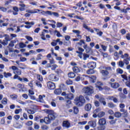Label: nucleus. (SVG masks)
I'll return each instance as SVG.
<instances>
[{"label": "nucleus", "instance_id": "1", "mask_svg": "<svg viewBox=\"0 0 130 130\" xmlns=\"http://www.w3.org/2000/svg\"><path fill=\"white\" fill-rule=\"evenodd\" d=\"M45 112L47 113L48 117H45L44 119H41L40 121L41 123L45 122L46 124H49L51 122V120H54L55 117H56V114L54 113V112L51 110L46 109L44 110Z\"/></svg>", "mask_w": 130, "mask_h": 130}, {"label": "nucleus", "instance_id": "2", "mask_svg": "<svg viewBox=\"0 0 130 130\" xmlns=\"http://www.w3.org/2000/svg\"><path fill=\"white\" fill-rule=\"evenodd\" d=\"M75 104L78 107L83 106L86 103V100L82 95L76 96L74 100Z\"/></svg>", "mask_w": 130, "mask_h": 130}, {"label": "nucleus", "instance_id": "3", "mask_svg": "<svg viewBox=\"0 0 130 130\" xmlns=\"http://www.w3.org/2000/svg\"><path fill=\"white\" fill-rule=\"evenodd\" d=\"M83 92L86 96H90L94 93V88L92 86H86L83 88Z\"/></svg>", "mask_w": 130, "mask_h": 130}, {"label": "nucleus", "instance_id": "4", "mask_svg": "<svg viewBox=\"0 0 130 130\" xmlns=\"http://www.w3.org/2000/svg\"><path fill=\"white\" fill-rule=\"evenodd\" d=\"M10 69H12V70L13 71V74H14V75H19L20 76L22 75V71L19 69V68H18L17 67L13 66L10 67Z\"/></svg>", "mask_w": 130, "mask_h": 130}, {"label": "nucleus", "instance_id": "5", "mask_svg": "<svg viewBox=\"0 0 130 130\" xmlns=\"http://www.w3.org/2000/svg\"><path fill=\"white\" fill-rule=\"evenodd\" d=\"M48 79L52 82H57L58 81V77L55 74H50L48 77Z\"/></svg>", "mask_w": 130, "mask_h": 130}, {"label": "nucleus", "instance_id": "6", "mask_svg": "<svg viewBox=\"0 0 130 130\" xmlns=\"http://www.w3.org/2000/svg\"><path fill=\"white\" fill-rule=\"evenodd\" d=\"M47 84L48 89H50V90H54L55 89V84L54 83L49 81L47 83Z\"/></svg>", "mask_w": 130, "mask_h": 130}, {"label": "nucleus", "instance_id": "7", "mask_svg": "<svg viewBox=\"0 0 130 130\" xmlns=\"http://www.w3.org/2000/svg\"><path fill=\"white\" fill-rule=\"evenodd\" d=\"M41 10L39 9H34V10H30L27 9L26 10V12L28 13V14H37L38 12H40Z\"/></svg>", "mask_w": 130, "mask_h": 130}, {"label": "nucleus", "instance_id": "8", "mask_svg": "<svg viewBox=\"0 0 130 130\" xmlns=\"http://www.w3.org/2000/svg\"><path fill=\"white\" fill-rule=\"evenodd\" d=\"M109 85H110L111 88H113V89H117V88L120 87V85L117 82H109Z\"/></svg>", "mask_w": 130, "mask_h": 130}, {"label": "nucleus", "instance_id": "9", "mask_svg": "<svg viewBox=\"0 0 130 130\" xmlns=\"http://www.w3.org/2000/svg\"><path fill=\"white\" fill-rule=\"evenodd\" d=\"M87 67L88 68V69L94 70V69L96 68V62H90L87 64Z\"/></svg>", "mask_w": 130, "mask_h": 130}, {"label": "nucleus", "instance_id": "10", "mask_svg": "<svg viewBox=\"0 0 130 130\" xmlns=\"http://www.w3.org/2000/svg\"><path fill=\"white\" fill-rule=\"evenodd\" d=\"M24 24H25V25H25V28H26L27 29H30V28H31L32 26H33V25L35 24V23L33 21L30 22H25Z\"/></svg>", "mask_w": 130, "mask_h": 130}, {"label": "nucleus", "instance_id": "11", "mask_svg": "<svg viewBox=\"0 0 130 130\" xmlns=\"http://www.w3.org/2000/svg\"><path fill=\"white\" fill-rule=\"evenodd\" d=\"M99 124L101 125H105V124H106V119L104 118H101L99 120Z\"/></svg>", "mask_w": 130, "mask_h": 130}, {"label": "nucleus", "instance_id": "12", "mask_svg": "<svg viewBox=\"0 0 130 130\" xmlns=\"http://www.w3.org/2000/svg\"><path fill=\"white\" fill-rule=\"evenodd\" d=\"M75 98V95L72 93H67V96H66V99H69V100H73Z\"/></svg>", "mask_w": 130, "mask_h": 130}, {"label": "nucleus", "instance_id": "13", "mask_svg": "<svg viewBox=\"0 0 130 130\" xmlns=\"http://www.w3.org/2000/svg\"><path fill=\"white\" fill-rule=\"evenodd\" d=\"M44 98H45V95H39V102H40L41 103H44Z\"/></svg>", "mask_w": 130, "mask_h": 130}, {"label": "nucleus", "instance_id": "14", "mask_svg": "<svg viewBox=\"0 0 130 130\" xmlns=\"http://www.w3.org/2000/svg\"><path fill=\"white\" fill-rule=\"evenodd\" d=\"M62 126L64 127H67V128H69V127L71 126V124L70 123V122H69V121H63Z\"/></svg>", "mask_w": 130, "mask_h": 130}, {"label": "nucleus", "instance_id": "15", "mask_svg": "<svg viewBox=\"0 0 130 130\" xmlns=\"http://www.w3.org/2000/svg\"><path fill=\"white\" fill-rule=\"evenodd\" d=\"M99 100L101 103L103 104L104 106H106V102L105 101V99L103 96H100Z\"/></svg>", "mask_w": 130, "mask_h": 130}, {"label": "nucleus", "instance_id": "16", "mask_svg": "<svg viewBox=\"0 0 130 130\" xmlns=\"http://www.w3.org/2000/svg\"><path fill=\"white\" fill-rule=\"evenodd\" d=\"M72 70L74 73H75L76 74L80 73V72H81V70L79 69V67L77 66L73 67Z\"/></svg>", "mask_w": 130, "mask_h": 130}, {"label": "nucleus", "instance_id": "17", "mask_svg": "<svg viewBox=\"0 0 130 130\" xmlns=\"http://www.w3.org/2000/svg\"><path fill=\"white\" fill-rule=\"evenodd\" d=\"M88 124L91 126V127H96V122L94 121H90L88 122Z\"/></svg>", "mask_w": 130, "mask_h": 130}, {"label": "nucleus", "instance_id": "18", "mask_svg": "<svg viewBox=\"0 0 130 130\" xmlns=\"http://www.w3.org/2000/svg\"><path fill=\"white\" fill-rule=\"evenodd\" d=\"M88 78H89L90 81H91V82L92 83H95V82H96V76H94V75H91L88 77Z\"/></svg>", "mask_w": 130, "mask_h": 130}, {"label": "nucleus", "instance_id": "19", "mask_svg": "<svg viewBox=\"0 0 130 130\" xmlns=\"http://www.w3.org/2000/svg\"><path fill=\"white\" fill-rule=\"evenodd\" d=\"M92 108V106L90 104H87L85 107V109L86 111H90Z\"/></svg>", "mask_w": 130, "mask_h": 130}, {"label": "nucleus", "instance_id": "20", "mask_svg": "<svg viewBox=\"0 0 130 130\" xmlns=\"http://www.w3.org/2000/svg\"><path fill=\"white\" fill-rule=\"evenodd\" d=\"M124 64H126V66H127L129 64V61H130V57L128 58H125L123 60Z\"/></svg>", "mask_w": 130, "mask_h": 130}, {"label": "nucleus", "instance_id": "21", "mask_svg": "<svg viewBox=\"0 0 130 130\" xmlns=\"http://www.w3.org/2000/svg\"><path fill=\"white\" fill-rule=\"evenodd\" d=\"M100 73L103 75V76H107L109 75V72L107 70H100Z\"/></svg>", "mask_w": 130, "mask_h": 130}, {"label": "nucleus", "instance_id": "22", "mask_svg": "<svg viewBox=\"0 0 130 130\" xmlns=\"http://www.w3.org/2000/svg\"><path fill=\"white\" fill-rule=\"evenodd\" d=\"M95 72H94V69H89L86 71V74L87 75H93Z\"/></svg>", "mask_w": 130, "mask_h": 130}, {"label": "nucleus", "instance_id": "23", "mask_svg": "<svg viewBox=\"0 0 130 130\" xmlns=\"http://www.w3.org/2000/svg\"><path fill=\"white\" fill-rule=\"evenodd\" d=\"M68 77L70 79H74L76 77V74L74 72H70L68 73Z\"/></svg>", "mask_w": 130, "mask_h": 130}, {"label": "nucleus", "instance_id": "24", "mask_svg": "<svg viewBox=\"0 0 130 130\" xmlns=\"http://www.w3.org/2000/svg\"><path fill=\"white\" fill-rule=\"evenodd\" d=\"M116 73L117 75H122V74H123V70L120 68H118L116 69Z\"/></svg>", "mask_w": 130, "mask_h": 130}, {"label": "nucleus", "instance_id": "25", "mask_svg": "<svg viewBox=\"0 0 130 130\" xmlns=\"http://www.w3.org/2000/svg\"><path fill=\"white\" fill-rule=\"evenodd\" d=\"M54 93L56 95H59L61 94V89H60V88L56 89V90H54Z\"/></svg>", "mask_w": 130, "mask_h": 130}, {"label": "nucleus", "instance_id": "26", "mask_svg": "<svg viewBox=\"0 0 130 130\" xmlns=\"http://www.w3.org/2000/svg\"><path fill=\"white\" fill-rule=\"evenodd\" d=\"M4 76L5 77V78H9V77H12V74L11 73H6V72H4Z\"/></svg>", "mask_w": 130, "mask_h": 130}, {"label": "nucleus", "instance_id": "27", "mask_svg": "<svg viewBox=\"0 0 130 130\" xmlns=\"http://www.w3.org/2000/svg\"><path fill=\"white\" fill-rule=\"evenodd\" d=\"M114 116L116 117L117 118H119V117H121V113L119 112H116L114 113Z\"/></svg>", "mask_w": 130, "mask_h": 130}, {"label": "nucleus", "instance_id": "28", "mask_svg": "<svg viewBox=\"0 0 130 130\" xmlns=\"http://www.w3.org/2000/svg\"><path fill=\"white\" fill-rule=\"evenodd\" d=\"M1 103L4 104V105H7V104H8V99H7V98H4L1 101Z\"/></svg>", "mask_w": 130, "mask_h": 130}, {"label": "nucleus", "instance_id": "29", "mask_svg": "<svg viewBox=\"0 0 130 130\" xmlns=\"http://www.w3.org/2000/svg\"><path fill=\"white\" fill-rule=\"evenodd\" d=\"M26 111L28 114H34L35 113V110L34 109H27Z\"/></svg>", "mask_w": 130, "mask_h": 130}, {"label": "nucleus", "instance_id": "30", "mask_svg": "<svg viewBox=\"0 0 130 130\" xmlns=\"http://www.w3.org/2000/svg\"><path fill=\"white\" fill-rule=\"evenodd\" d=\"M10 97L12 100H16V99H17L18 98V95L16 94H11Z\"/></svg>", "mask_w": 130, "mask_h": 130}, {"label": "nucleus", "instance_id": "31", "mask_svg": "<svg viewBox=\"0 0 130 130\" xmlns=\"http://www.w3.org/2000/svg\"><path fill=\"white\" fill-rule=\"evenodd\" d=\"M98 130H104L105 129V126L104 125H99V126L97 127Z\"/></svg>", "mask_w": 130, "mask_h": 130}, {"label": "nucleus", "instance_id": "32", "mask_svg": "<svg viewBox=\"0 0 130 130\" xmlns=\"http://www.w3.org/2000/svg\"><path fill=\"white\" fill-rule=\"evenodd\" d=\"M83 56L84 60H86V59L87 58H89L90 57V56L89 55H88V54H86V53H83Z\"/></svg>", "mask_w": 130, "mask_h": 130}, {"label": "nucleus", "instance_id": "33", "mask_svg": "<svg viewBox=\"0 0 130 130\" xmlns=\"http://www.w3.org/2000/svg\"><path fill=\"white\" fill-rule=\"evenodd\" d=\"M108 106L110 108H114V107H115L116 106L113 104V103H108Z\"/></svg>", "mask_w": 130, "mask_h": 130}, {"label": "nucleus", "instance_id": "34", "mask_svg": "<svg viewBox=\"0 0 130 130\" xmlns=\"http://www.w3.org/2000/svg\"><path fill=\"white\" fill-rule=\"evenodd\" d=\"M104 115H105V112H100L98 114V117H100V118L103 117V116H104Z\"/></svg>", "mask_w": 130, "mask_h": 130}, {"label": "nucleus", "instance_id": "35", "mask_svg": "<svg viewBox=\"0 0 130 130\" xmlns=\"http://www.w3.org/2000/svg\"><path fill=\"white\" fill-rule=\"evenodd\" d=\"M112 28L115 32H117V25L114 23L112 25Z\"/></svg>", "mask_w": 130, "mask_h": 130}, {"label": "nucleus", "instance_id": "36", "mask_svg": "<svg viewBox=\"0 0 130 130\" xmlns=\"http://www.w3.org/2000/svg\"><path fill=\"white\" fill-rule=\"evenodd\" d=\"M73 112L74 114H78L79 113V109L77 107H74V111Z\"/></svg>", "mask_w": 130, "mask_h": 130}, {"label": "nucleus", "instance_id": "37", "mask_svg": "<svg viewBox=\"0 0 130 130\" xmlns=\"http://www.w3.org/2000/svg\"><path fill=\"white\" fill-rule=\"evenodd\" d=\"M118 66L120 67V68H123L124 67V63L123 61H119L118 62Z\"/></svg>", "mask_w": 130, "mask_h": 130}, {"label": "nucleus", "instance_id": "38", "mask_svg": "<svg viewBox=\"0 0 130 130\" xmlns=\"http://www.w3.org/2000/svg\"><path fill=\"white\" fill-rule=\"evenodd\" d=\"M55 73L57 75H61V74H62V73H63V72H62V71L61 70H60V69H57L55 71Z\"/></svg>", "mask_w": 130, "mask_h": 130}, {"label": "nucleus", "instance_id": "39", "mask_svg": "<svg viewBox=\"0 0 130 130\" xmlns=\"http://www.w3.org/2000/svg\"><path fill=\"white\" fill-rule=\"evenodd\" d=\"M76 53H78V56H79V57H80V58H83V52L79 51H76Z\"/></svg>", "mask_w": 130, "mask_h": 130}, {"label": "nucleus", "instance_id": "40", "mask_svg": "<svg viewBox=\"0 0 130 130\" xmlns=\"http://www.w3.org/2000/svg\"><path fill=\"white\" fill-rule=\"evenodd\" d=\"M35 83L36 86H37V87H38L39 88H42V84H41V83H40V82L36 81Z\"/></svg>", "mask_w": 130, "mask_h": 130}, {"label": "nucleus", "instance_id": "41", "mask_svg": "<svg viewBox=\"0 0 130 130\" xmlns=\"http://www.w3.org/2000/svg\"><path fill=\"white\" fill-rule=\"evenodd\" d=\"M114 55L115 57V58H114V59H115V60H117V59L119 58V56H118V53L117 52H115L114 53Z\"/></svg>", "mask_w": 130, "mask_h": 130}, {"label": "nucleus", "instance_id": "42", "mask_svg": "<svg viewBox=\"0 0 130 130\" xmlns=\"http://www.w3.org/2000/svg\"><path fill=\"white\" fill-rule=\"evenodd\" d=\"M58 66H57L56 65V64H54L53 65H52L51 66V69L52 70V71H55V69L58 67Z\"/></svg>", "mask_w": 130, "mask_h": 130}, {"label": "nucleus", "instance_id": "43", "mask_svg": "<svg viewBox=\"0 0 130 130\" xmlns=\"http://www.w3.org/2000/svg\"><path fill=\"white\" fill-rule=\"evenodd\" d=\"M121 77L122 78V81L123 82H124V80L125 81H127V76H126V75H121Z\"/></svg>", "mask_w": 130, "mask_h": 130}, {"label": "nucleus", "instance_id": "44", "mask_svg": "<svg viewBox=\"0 0 130 130\" xmlns=\"http://www.w3.org/2000/svg\"><path fill=\"white\" fill-rule=\"evenodd\" d=\"M37 78L38 80H39V81H40L41 82H42V81H43V78H42V76L37 75Z\"/></svg>", "mask_w": 130, "mask_h": 130}, {"label": "nucleus", "instance_id": "45", "mask_svg": "<svg viewBox=\"0 0 130 130\" xmlns=\"http://www.w3.org/2000/svg\"><path fill=\"white\" fill-rule=\"evenodd\" d=\"M34 128L35 129H39L40 128V126L37 124V123H34Z\"/></svg>", "mask_w": 130, "mask_h": 130}, {"label": "nucleus", "instance_id": "46", "mask_svg": "<svg viewBox=\"0 0 130 130\" xmlns=\"http://www.w3.org/2000/svg\"><path fill=\"white\" fill-rule=\"evenodd\" d=\"M14 43H16V41H11L9 45V46H10L11 47H14V46H15Z\"/></svg>", "mask_w": 130, "mask_h": 130}, {"label": "nucleus", "instance_id": "47", "mask_svg": "<svg viewBox=\"0 0 130 130\" xmlns=\"http://www.w3.org/2000/svg\"><path fill=\"white\" fill-rule=\"evenodd\" d=\"M28 95L29 96H30V95H34L35 93H34V91H33V88L32 89H29L28 90Z\"/></svg>", "mask_w": 130, "mask_h": 130}, {"label": "nucleus", "instance_id": "48", "mask_svg": "<svg viewBox=\"0 0 130 130\" xmlns=\"http://www.w3.org/2000/svg\"><path fill=\"white\" fill-rule=\"evenodd\" d=\"M66 83L67 85H73V81L69 79L66 81Z\"/></svg>", "mask_w": 130, "mask_h": 130}, {"label": "nucleus", "instance_id": "49", "mask_svg": "<svg viewBox=\"0 0 130 130\" xmlns=\"http://www.w3.org/2000/svg\"><path fill=\"white\" fill-rule=\"evenodd\" d=\"M26 45L24 43H19V47L20 48H24V47H26Z\"/></svg>", "mask_w": 130, "mask_h": 130}, {"label": "nucleus", "instance_id": "50", "mask_svg": "<svg viewBox=\"0 0 130 130\" xmlns=\"http://www.w3.org/2000/svg\"><path fill=\"white\" fill-rule=\"evenodd\" d=\"M55 33L56 34V36L57 37H62V35H61L60 34V32H59L57 30H55Z\"/></svg>", "mask_w": 130, "mask_h": 130}, {"label": "nucleus", "instance_id": "51", "mask_svg": "<svg viewBox=\"0 0 130 130\" xmlns=\"http://www.w3.org/2000/svg\"><path fill=\"white\" fill-rule=\"evenodd\" d=\"M41 128L43 130H48L49 129V127L46 125H43L41 126Z\"/></svg>", "mask_w": 130, "mask_h": 130}, {"label": "nucleus", "instance_id": "52", "mask_svg": "<svg viewBox=\"0 0 130 130\" xmlns=\"http://www.w3.org/2000/svg\"><path fill=\"white\" fill-rule=\"evenodd\" d=\"M26 125H27V126H30V125H32V124H33V122L32 121H27L26 123H25Z\"/></svg>", "mask_w": 130, "mask_h": 130}, {"label": "nucleus", "instance_id": "53", "mask_svg": "<svg viewBox=\"0 0 130 130\" xmlns=\"http://www.w3.org/2000/svg\"><path fill=\"white\" fill-rule=\"evenodd\" d=\"M94 103L95 106H96V107L100 106V103L98 101H95Z\"/></svg>", "mask_w": 130, "mask_h": 130}, {"label": "nucleus", "instance_id": "54", "mask_svg": "<svg viewBox=\"0 0 130 130\" xmlns=\"http://www.w3.org/2000/svg\"><path fill=\"white\" fill-rule=\"evenodd\" d=\"M22 111V109H16L15 111V114H19Z\"/></svg>", "mask_w": 130, "mask_h": 130}, {"label": "nucleus", "instance_id": "55", "mask_svg": "<svg viewBox=\"0 0 130 130\" xmlns=\"http://www.w3.org/2000/svg\"><path fill=\"white\" fill-rule=\"evenodd\" d=\"M28 86L30 87V89H33V81H30L28 83Z\"/></svg>", "mask_w": 130, "mask_h": 130}, {"label": "nucleus", "instance_id": "56", "mask_svg": "<svg viewBox=\"0 0 130 130\" xmlns=\"http://www.w3.org/2000/svg\"><path fill=\"white\" fill-rule=\"evenodd\" d=\"M100 111H101V109L100 108H98L93 111V113H98L99 112H100Z\"/></svg>", "mask_w": 130, "mask_h": 130}, {"label": "nucleus", "instance_id": "57", "mask_svg": "<svg viewBox=\"0 0 130 130\" xmlns=\"http://www.w3.org/2000/svg\"><path fill=\"white\" fill-rule=\"evenodd\" d=\"M96 87H99L100 86H103V83H102L100 81H98L97 82V83H96Z\"/></svg>", "mask_w": 130, "mask_h": 130}, {"label": "nucleus", "instance_id": "58", "mask_svg": "<svg viewBox=\"0 0 130 130\" xmlns=\"http://www.w3.org/2000/svg\"><path fill=\"white\" fill-rule=\"evenodd\" d=\"M73 33H75V34H77L78 35V34H80L81 31L79 30H73Z\"/></svg>", "mask_w": 130, "mask_h": 130}, {"label": "nucleus", "instance_id": "59", "mask_svg": "<svg viewBox=\"0 0 130 130\" xmlns=\"http://www.w3.org/2000/svg\"><path fill=\"white\" fill-rule=\"evenodd\" d=\"M64 38L66 41H70V39H71V37L67 35V36H65Z\"/></svg>", "mask_w": 130, "mask_h": 130}, {"label": "nucleus", "instance_id": "60", "mask_svg": "<svg viewBox=\"0 0 130 130\" xmlns=\"http://www.w3.org/2000/svg\"><path fill=\"white\" fill-rule=\"evenodd\" d=\"M22 97H23V98H24V99H28V94L26 93L23 94L22 95Z\"/></svg>", "mask_w": 130, "mask_h": 130}, {"label": "nucleus", "instance_id": "61", "mask_svg": "<svg viewBox=\"0 0 130 130\" xmlns=\"http://www.w3.org/2000/svg\"><path fill=\"white\" fill-rule=\"evenodd\" d=\"M0 10H1L2 12H7V11H8V9L2 7H0Z\"/></svg>", "mask_w": 130, "mask_h": 130}, {"label": "nucleus", "instance_id": "62", "mask_svg": "<svg viewBox=\"0 0 130 130\" xmlns=\"http://www.w3.org/2000/svg\"><path fill=\"white\" fill-rule=\"evenodd\" d=\"M56 26H57V28L62 27V23H61L60 22H57Z\"/></svg>", "mask_w": 130, "mask_h": 130}, {"label": "nucleus", "instance_id": "63", "mask_svg": "<svg viewBox=\"0 0 130 130\" xmlns=\"http://www.w3.org/2000/svg\"><path fill=\"white\" fill-rule=\"evenodd\" d=\"M101 47L104 51H106V49H107V46L102 45Z\"/></svg>", "mask_w": 130, "mask_h": 130}, {"label": "nucleus", "instance_id": "64", "mask_svg": "<svg viewBox=\"0 0 130 130\" xmlns=\"http://www.w3.org/2000/svg\"><path fill=\"white\" fill-rule=\"evenodd\" d=\"M125 84L127 87H128V88H130V81H126Z\"/></svg>", "mask_w": 130, "mask_h": 130}]
</instances>
